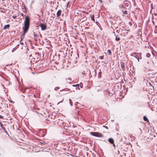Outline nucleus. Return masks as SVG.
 Instances as JSON below:
<instances>
[{
  "mask_svg": "<svg viewBox=\"0 0 157 157\" xmlns=\"http://www.w3.org/2000/svg\"><path fill=\"white\" fill-rule=\"evenodd\" d=\"M29 24L30 18L28 16H26L24 21V27H23L22 29L28 30L29 28Z\"/></svg>",
  "mask_w": 157,
  "mask_h": 157,
  "instance_id": "nucleus-1",
  "label": "nucleus"
},
{
  "mask_svg": "<svg viewBox=\"0 0 157 157\" xmlns=\"http://www.w3.org/2000/svg\"><path fill=\"white\" fill-rule=\"evenodd\" d=\"M91 135L98 137H103V135L101 133L96 132H90Z\"/></svg>",
  "mask_w": 157,
  "mask_h": 157,
  "instance_id": "nucleus-2",
  "label": "nucleus"
},
{
  "mask_svg": "<svg viewBox=\"0 0 157 157\" xmlns=\"http://www.w3.org/2000/svg\"><path fill=\"white\" fill-rule=\"evenodd\" d=\"M40 27L42 31L45 30L47 29V26L46 25L43 23L40 24Z\"/></svg>",
  "mask_w": 157,
  "mask_h": 157,
  "instance_id": "nucleus-3",
  "label": "nucleus"
},
{
  "mask_svg": "<svg viewBox=\"0 0 157 157\" xmlns=\"http://www.w3.org/2000/svg\"><path fill=\"white\" fill-rule=\"evenodd\" d=\"M33 35L35 41H37L38 40H39V41H40V38H39L38 36L35 34L34 32H33Z\"/></svg>",
  "mask_w": 157,
  "mask_h": 157,
  "instance_id": "nucleus-4",
  "label": "nucleus"
},
{
  "mask_svg": "<svg viewBox=\"0 0 157 157\" xmlns=\"http://www.w3.org/2000/svg\"><path fill=\"white\" fill-rule=\"evenodd\" d=\"M121 66L123 70H124L125 69V64L123 62H120Z\"/></svg>",
  "mask_w": 157,
  "mask_h": 157,
  "instance_id": "nucleus-5",
  "label": "nucleus"
},
{
  "mask_svg": "<svg viewBox=\"0 0 157 157\" xmlns=\"http://www.w3.org/2000/svg\"><path fill=\"white\" fill-rule=\"evenodd\" d=\"M123 31H124V33H122L121 35V36H125L127 34L128 32H127V30H122Z\"/></svg>",
  "mask_w": 157,
  "mask_h": 157,
  "instance_id": "nucleus-6",
  "label": "nucleus"
},
{
  "mask_svg": "<svg viewBox=\"0 0 157 157\" xmlns=\"http://www.w3.org/2000/svg\"><path fill=\"white\" fill-rule=\"evenodd\" d=\"M115 36L116 37L115 38V40L117 41H119L120 40V37L118 35H116V34H115Z\"/></svg>",
  "mask_w": 157,
  "mask_h": 157,
  "instance_id": "nucleus-7",
  "label": "nucleus"
},
{
  "mask_svg": "<svg viewBox=\"0 0 157 157\" xmlns=\"http://www.w3.org/2000/svg\"><path fill=\"white\" fill-rule=\"evenodd\" d=\"M108 141L111 144H113L114 143V141L113 139L112 138H109L108 140Z\"/></svg>",
  "mask_w": 157,
  "mask_h": 157,
  "instance_id": "nucleus-8",
  "label": "nucleus"
},
{
  "mask_svg": "<svg viewBox=\"0 0 157 157\" xmlns=\"http://www.w3.org/2000/svg\"><path fill=\"white\" fill-rule=\"evenodd\" d=\"M61 10H59L57 12L56 15L57 17H58L60 16L61 15Z\"/></svg>",
  "mask_w": 157,
  "mask_h": 157,
  "instance_id": "nucleus-9",
  "label": "nucleus"
},
{
  "mask_svg": "<svg viewBox=\"0 0 157 157\" xmlns=\"http://www.w3.org/2000/svg\"><path fill=\"white\" fill-rule=\"evenodd\" d=\"M23 29V33L22 34V37H24L25 36V34L27 32L28 30L25 29Z\"/></svg>",
  "mask_w": 157,
  "mask_h": 157,
  "instance_id": "nucleus-10",
  "label": "nucleus"
},
{
  "mask_svg": "<svg viewBox=\"0 0 157 157\" xmlns=\"http://www.w3.org/2000/svg\"><path fill=\"white\" fill-rule=\"evenodd\" d=\"M10 27V25L9 24H7L6 25L4 26L3 29L5 30L7 29H8Z\"/></svg>",
  "mask_w": 157,
  "mask_h": 157,
  "instance_id": "nucleus-11",
  "label": "nucleus"
},
{
  "mask_svg": "<svg viewBox=\"0 0 157 157\" xmlns=\"http://www.w3.org/2000/svg\"><path fill=\"white\" fill-rule=\"evenodd\" d=\"M144 120V121L148 122L149 121L148 119L147 118V117L145 116H144L143 117Z\"/></svg>",
  "mask_w": 157,
  "mask_h": 157,
  "instance_id": "nucleus-12",
  "label": "nucleus"
},
{
  "mask_svg": "<svg viewBox=\"0 0 157 157\" xmlns=\"http://www.w3.org/2000/svg\"><path fill=\"white\" fill-rule=\"evenodd\" d=\"M124 4L126 6H128V2L126 1H124Z\"/></svg>",
  "mask_w": 157,
  "mask_h": 157,
  "instance_id": "nucleus-13",
  "label": "nucleus"
},
{
  "mask_svg": "<svg viewBox=\"0 0 157 157\" xmlns=\"http://www.w3.org/2000/svg\"><path fill=\"white\" fill-rule=\"evenodd\" d=\"M136 53H134L132 54L131 55V56H133L136 58H137V56H136Z\"/></svg>",
  "mask_w": 157,
  "mask_h": 157,
  "instance_id": "nucleus-14",
  "label": "nucleus"
},
{
  "mask_svg": "<svg viewBox=\"0 0 157 157\" xmlns=\"http://www.w3.org/2000/svg\"><path fill=\"white\" fill-rule=\"evenodd\" d=\"M107 53L109 55H111V50L109 49H108L107 50Z\"/></svg>",
  "mask_w": 157,
  "mask_h": 157,
  "instance_id": "nucleus-15",
  "label": "nucleus"
},
{
  "mask_svg": "<svg viewBox=\"0 0 157 157\" xmlns=\"http://www.w3.org/2000/svg\"><path fill=\"white\" fill-rule=\"evenodd\" d=\"M91 19L95 22V20L94 18V15H93L91 17Z\"/></svg>",
  "mask_w": 157,
  "mask_h": 157,
  "instance_id": "nucleus-16",
  "label": "nucleus"
},
{
  "mask_svg": "<svg viewBox=\"0 0 157 157\" xmlns=\"http://www.w3.org/2000/svg\"><path fill=\"white\" fill-rule=\"evenodd\" d=\"M122 13L124 15H126L127 14V12L126 10H124L122 11Z\"/></svg>",
  "mask_w": 157,
  "mask_h": 157,
  "instance_id": "nucleus-17",
  "label": "nucleus"
},
{
  "mask_svg": "<svg viewBox=\"0 0 157 157\" xmlns=\"http://www.w3.org/2000/svg\"><path fill=\"white\" fill-rule=\"evenodd\" d=\"M119 7L120 8H124V6H123V5L122 4H120L119 6Z\"/></svg>",
  "mask_w": 157,
  "mask_h": 157,
  "instance_id": "nucleus-18",
  "label": "nucleus"
},
{
  "mask_svg": "<svg viewBox=\"0 0 157 157\" xmlns=\"http://www.w3.org/2000/svg\"><path fill=\"white\" fill-rule=\"evenodd\" d=\"M101 71L99 72V73H98V77L99 78H100L101 77Z\"/></svg>",
  "mask_w": 157,
  "mask_h": 157,
  "instance_id": "nucleus-19",
  "label": "nucleus"
},
{
  "mask_svg": "<svg viewBox=\"0 0 157 157\" xmlns=\"http://www.w3.org/2000/svg\"><path fill=\"white\" fill-rule=\"evenodd\" d=\"M151 56V55L150 53H147V54H146V57L147 58H149Z\"/></svg>",
  "mask_w": 157,
  "mask_h": 157,
  "instance_id": "nucleus-20",
  "label": "nucleus"
},
{
  "mask_svg": "<svg viewBox=\"0 0 157 157\" xmlns=\"http://www.w3.org/2000/svg\"><path fill=\"white\" fill-rule=\"evenodd\" d=\"M99 59H104V56H100L99 57Z\"/></svg>",
  "mask_w": 157,
  "mask_h": 157,
  "instance_id": "nucleus-21",
  "label": "nucleus"
},
{
  "mask_svg": "<svg viewBox=\"0 0 157 157\" xmlns=\"http://www.w3.org/2000/svg\"><path fill=\"white\" fill-rule=\"evenodd\" d=\"M70 90V89L68 88L62 90V91H68Z\"/></svg>",
  "mask_w": 157,
  "mask_h": 157,
  "instance_id": "nucleus-22",
  "label": "nucleus"
},
{
  "mask_svg": "<svg viewBox=\"0 0 157 157\" xmlns=\"http://www.w3.org/2000/svg\"><path fill=\"white\" fill-rule=\"evenodd\" d=\"M23 39V38H21V40H20V43L21 44V45H22L24 44V43L23 42H21V41Z\"/></svg>",
  "mask_w": 157,
  "mask_h": 157,
  "instance_id": "nucleus-23",
  "label": "nucleus"
},
{
  "mask_svg": "<svg viewBox=\"0 0 157 157\" xmlns=\"http://www.w3.org/2000/svg\"><path fill=\"white\" fill-rule=\"evenodd\" d=\"M0 126H1V127L2 128L3 127V124L2 123L0 122Z\"/></svg>",
  "mask_w": 157,
  "mask_h": 157,
  "instance_id": "nucleus-24",
  "label": "nucleus"
},
{
  "mask_svg": "<svg viewBox=\"0 0 157 157\" xmlns=\"http://www.w3.org/2000/svg\"><path fill=\"white\" fill-rule=\"evenodd\" d=\"M59 87H56L55 89H54V90H58V89H59Z\"/></svg>",
  "mask_w": 157,
  "mask_h": 157,
  "instance_id": "nucleus-25",
  "label": "nucleus"
},
{
  "mask_svg": "<svg viewBox=\"0 0 157 157\" xmlns=\"http://www.w3.org/2000/svg\"><path fill=\"white\" fill-rule=\"evenodd\" d=\"M15 48H16L15 47V48H13V49L12 50V52H14L15 50H16Z\"/></svg>",
  "mask_w": 157,
  "mask_h": 157,
  "instance_id": "nucleus-26",
  "label": "nucleus"
},
{
  "mask_svg": "<svg viewBox=\"0 0 157 157\" xmlns=\"http://www.w3.org/2000/svg\"><path fill=\"white\" fill-rule=\"evenodd\" d=\"M45 42H46L47 43H48L49 42V41L47 40L46 38H45Z\"/></svg>",
  "mask_w": 157,
  "mask_h": 157,
  "instance_id": "nucleus-27",
  "label": "nucleus"
},
{
  "mask_svg": "<svg viewBox=\"0 0 157 157\" xmlns=\"http://www.w3.org/2000/svg\"><path fill=\"white\" fill-rule=\"evenodd\" d=\"M3 130H4V132H6V133H6V130H5V128L4 127H3V128H2Z\"/></svg>",
  "mask_w": 157,
  "mask_h": 157,
  "instance_id": "nucleus-28",
  "label": "nucleus"
},
{
  "mask_svg": "<svg viewBox=\"0 0 157 157\" xmlns=\"http://www.w3.org/2000/svg\"><path fill=\"white\" fill-rule=\"evenodd\" d=\"M4 117L1 115H0V118L1 119H3Z\"/></svg>",
  "mask_w": 157,
  "mask_h": 157,
  "instance_id": "nucleus-29",
  "label": "nucleus"
},
{
  "mask_svg": "<svg viewBox=\"0 0 157 157\" xmlns=\"http://www.w3.org/2000/svg\"><path fill=\"white\" fill-rule=\"evenodd\" d=\"M103 127H104L105 128H106V129H108V127L107 126H103Z\"/></svg>",
  "mask_w": 157,
  "mask_h": 157,
  "instance_id": "nucleus-30",
  "label": "nucleus"
},
{
  "mask_svg": "<svg viewBox=\"0 0 157 157\" xmlns=\"http://www.w3.org/2000/svg\"><path fill=\"white\" fill-rule=\"evenodd\" d=\"M19 44H18L15 47L16 48H18L19 46Z\"/></svg>",
  "mask_w": 157,
  "mask_h": 157,
  "instance_id": "nucleus-31",
  "label": "nucleus"
},
{
  "mask_svg": "<svg viewBox=\"0 0 157 157\" xmlns=\"http://www.w3.org/2000/svg\"><path fill=\"white\" fill-rule=\"evenodd\" d=\"M70 103V105L71 106H72V105H73V104H72V103H73L71 102H69Z\"/></svg>",
  "mask_w": 157,
  "mask_h": 157,
  "instance_id": "nucleus-32",
  "label": "nucleus"
},
{
  "mask_svg": "<svg viewBox=\"0 0 157 157\" xmlns=\"http://www.w3.org/2000/svg\"><path fill=\"white\" fill-rule=\"evenodd\" d=\"M79 86V84H77L76 85H72V86H74V87L76 86Z\"/></svg>",
  "mask_w": 157,
  "mask_h": 157,
  "instance_id": "nucleus-33",
  "label": "nucleus"
},
{
  "mask_svg": "<svg viewBox=\"0 0 157 157\" xmlns=\"http://www.w3.org/2000/svg\"><path fill=\"white\" fill-rule=\"evenodd\" d=\"M9 101H10V102H11V103H14V102H13V101H11V100H9Z\"/></svg>",
  "mask_w": 157,
  "mask_h": 157,
  "instance_id": "nucleus-34",
  "label": "nucleus"
},
{
  "mask_svg": "<svg viewBox=\"0 0 157 157\" xmlns=\"http://www.w3.org/2000/svg\"><path fill=\"white\" fill-rule=\"evenodd\" d=\"M17 17V16H13V17L14 19H15Z\"/></svg>",
  "mask_w": 157,
  "mask_h": 157,
  "instance_id": "nucleus-35",
  "label": "nucleus"
},
{
  "mask_svg": "<svg viewBox=\"0 0 157 157\" xmlns=\"http://www.w3.org/2000/svg\"><path fill=\"white\" fill-rule=\"evenodd\" d=\"M113 144V146L115 148L116 146H115V145L114 144V143H113V144Z\"/></svg>",
  "mask_w": 157,
  "mask_h": 157,
  "instance_id": "nucleus-36",
  "label": "nucleus"
},
{
  "mask_svg": "<svg viewBox=\"0 0 157 157\" xmlns=\"http://www.w3.org/2000/svg\"><path fill=\"white\" fill-rule=\"evenodd\" d=\"M105 104L107 105L108 106V107H109V105L106 102Z\"/></svg>",
  "mask_w": 157,
  "mask_h": 157,
  "instance_id": "nucleus-37",
  "label": "nucleus"
},
{
  "mask_svg": "<svg viewBox=\"0 0 157 157\" xmlns=\"http://www.w3.org/2000/svg\"><path fill=\"white\" fill-rule=\"evenodd\" d=\"M63 101V100H62V101H60V102H59V103H57V105H58L59 103H61V102H62Z\"/></svg>",
  "mask_w": 157,
  "mask_h": 157,
  "instance_id": "nucleus-38",
  "label": "nucleus"
},
{
  "mask_svg": "<svg viewBox=\"0 0 157 157\" xmlns=\"http://www.w3.org/2000/svg\"><path fill=\"white\" fill-rule=\"evenodd\" d=\"M69 3V2H68L67 3V7L68 6V4Z\"/></svg>",
  "mask_w": 157,
  "mask_h": 157,
  "instance_id": "nucleus-39",
  "label": "nucleus"
},
{
  "mask_svg": "<svg viewBox=\"0 0 157 157\" xmlns=\"http://www.w3.org/2000/svg\"><path fill=\"white\" fill-rule=\"evenodd\" d=\"M40 37H42V35L41 34H40Z\"/></svg>",
  "mask_w": 157,
  "mask_h": 157,
  "instance_id": "nucleus-40",
  "label": "nucleus"
},
{
  "mask_svg": "<svg viewBox=\"0 0 157 157\" xmlns=\"http://www.w3.org/2000/svg\"><path fill=\"white\" fill-rule=\"evenodd\" d=\"M136 59H137L138 61V62H139V58H138V57H137V58H136Z\"/></svg>",
  "mask_w": 157,
  "mask_h": 157,
  "instance_id": "nucleus-41",
  "label": "nucleus"
},
{
  "mask_svg": "<svg viewBox=\"0 0 157 157\" xmlns=\"http://www.w3.org/2000/svg\"><path fill=\"white\" fill-rule=\"evenodd\" d=\"M152 23L154 25L155 22L153 21H152Z\"/></svg>",
  "mask_w": 157,
  "mask_h": 157,
  "instance_id": "nucleus-42",
  "label": "nucleus"
},
{
  "mask_svg": "<svg viewBox=\"0 0 157 157\" xmlns=\"http://www.w3.org/2000/svg\"><path fill=\"white\" fill-rule=\"evenodd\" d=\"M21 15H22V16H24V14L23 13H21Z\"/></svg>",
  "mask_w": 157,
  "mask_h": 157,
  "instance_id": "nucleus-43",
  "label": "nucleus"
},
{
  "mask_svg": "<svg viewBox=\"0 0 157 157\" xmlns=\"http://www.w3.org/2000/svg\"><path fill=\"white\" fill-rule=\"evenodd\" d=\"M147 64H148L149 63V61H147Z\"/></svg>",
  "mask_w": 157,
  "mask_h": 157,
  "instance_id": "nucleus-44",
  "label": "nucleus"
},
{
  "mask_svg": "<svg viewBox=\"0 0 157 157\" xmlns=\"http://www.w3.org/2000/svg\"><path fill=\"white\" fill-rule=\"evenodd\" d=\"M71 99H69V102H71Z\"/></svg>",
  "mask_w": 157,
  "mask_h": 157,
  "instance_id": "nucleus-45",
  "label": "nucleus"
},
{
  "mask_svg": "<svg viewBox=\"0 0 157 157\" xmlns=\"http://www.w3.org/2000/svg\"><path fill=\"white\" fill-rule=\"evenodd\" d=\"M44 132H46V129H45L44 130Z\"/></svg>",
  "mask_w": 157,
  "mask_h": 157,
  "instance_id": "nucleus-46",
  "label": "nucleus"
},
{
  "mask_svg": "<svg viewBox=\"0 0 157 157\" xmlns=\"http://www.w3.org/2000/svg\"><path fill=\"white\" fill-rule=\"evenodd\" d=\"M116 32H117V33H119V32L118 31V30H117V31H116Z\"/></svg>",
  "mask_w": 157,
  "mask_h": 157,
  "instance_id": "nucleus-47",
  "label": "nucleus"
},
{
  "mask_svg": "<svg viewBox=\"0 0 157 157\" xmlns=\"http://www.w3.org/2000/svg\"><path fill=\"white\" fill-rule=\"evenodd\" d=\"M113 33L114 34V35H115V32H113Z\"/></svg>",
  "mask_w": 157,
  "mask_h": 157,
  "instance_id": "nucleus-48",
  "label": "nucleus"
},
{
  "mask_svg": "<svg viewBox=\"0 0 157 157\" xmlns=\"http://www.w3.org/2000/svg\"><path fill=\"white\" fill-rule=\"evenodd\" d=\"M98 23V21H96V23L97 24V23Z\"/></svg>",
  "mask_w": 157,
  "mask_h": 157,
  "instance_id": "nucleus-49",
  "label": "nucleus"
},
{
  "mask_svg": "<svg viewBox=\"0 0 157 157\" xmlns=\"http://www.w3.org/2000/svg\"><path fill=\"white\" fill-rule=\"evenodd\" d=\"M139 129H140L141 131V129H140V128H139Z\"/></svg>",
  "mask_w": 157,
  "mask_h": 157,
  "instance_id": "nucleus-50",
  "label": "nucleus"
},
{
  "mask_svg": "<svg viewBox=\"0 0 157 157\" xmlns=\"http://www.w3.org/2000/svg\"><path fill=\"white\" fill-rule=\"evenodd\" d=\"M155 28H157V26H155Z\"/></svg>",
  "mask_w": 157,
  "mask_h": 157,
  "instance_id": "nucleus-51",
  "label": "nucleus"
},
{
  "mask_svg": "<svg viewBox=\"0 0 157 157\" xmlns=\"http://www.w3.org/2000/svg\"><path fill=\"white\" fill-rule=\"evenodd\" d=\"M149 84L151 85V83H149Z\"/></svg>",
  "mask_w": 157,
  "mask_h": 157,
  "instance_id": "nucleus-52",
  "label": "nucleus"
},
{
  "mask_svg": "<svg viewBox=\"0 0 157 157\" xmlns=\"http://www.w3.org/2000/svg\"><path fill=\"white\" fill-rule=\"evenodd\" d=\"M25 43L26 44V45H27V44H26V42H25Z\"/></svg>",
  "mask_w": 157,
  "mask_h": 157,
  "instance_id": "nucleus-53",
  "label": "nucleus"
},
{
  "mask_svg": "<svg viewBox=\"0 0 157 157\" xmlns=\"http://www.w3.org/2000/svg\"><path fill=\"white\" fill-rule=\"evenodd\" d=\"M152 86V87L153 88H154V87H153V86Z\"/></svg>",
  "mask_w": 157,
  "mask_h": 157,
  "instance_id": "nucleus-54",
  "label": "nucleus"
},
{
  "mask_svg": "<svg viewBox=\"0 0 157 157\" xmlns=\"http://www.w3.org/2000/svg\"><path fill=\"white\" fill-rule=\"evenodd\" d=\"M42 42L43 43H44V42H43V41H42Z\"/></svg>",
  "mask_w": 157,
  "mask_h": 157,
  "instance_id": "nucleus-55",
  "label": "nucleus"
},
{
  "mask_svg": "<svg viewBox=\"0 0 157 157\" xmlns=\"http://www.w3.org/2000/svg\"><path fill=\"white\" fill-rule=\"evenodd\" d=\"M82 74H84L83 72H82Z\"/></svg>",
  "mask_w": 157,
  "mask_h": 157,
  "instance_id": "nucleus-56",
  "label": "nucleus"
}]
</instances>
